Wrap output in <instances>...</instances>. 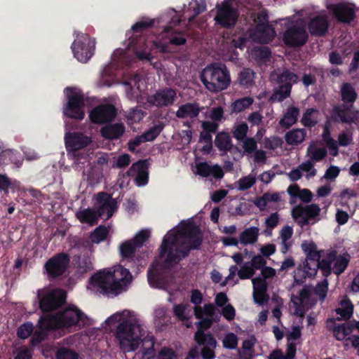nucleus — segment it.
<instances>
[{
  "label": "nucleus",
  "mask_w": 359,
  "mask_h": 359,
  "mask_svg": "<svg viewBox=\"0 0 359 359\" xmlns=\"http://www.w3.org/2000/svg\"><path fill=\"white\" fill-rule=\"evenodd\" d=\"M199 229L186 225L180 229L170 231L160 246V257L164 259V268H169L186 257L190 250L197 248L201 243Z\"/></svg>",
  "instance_id": "nucleus-1"
},
{
  "label": "nucleus",
  "mask_w": 359,
  "mask_h": 359,
  "mask_svg": "<svg viewBox=\"0 0 359 359\" xmlns=\"http://www.w3.org/2000/svg\"><path fill=\"white\" fill-rule=\"evenodd\" d=\"M130 271L121 266L104 269L94 274L89 280L88 289L102 293L117 294L130 283Z\"/></svg>",
  "instance_id": "nucleus-2"
},
{
  "label": "nucleus",
  "mask_w": 359,
  "mask_h": 359,
  "mask_svg": "<svg viewBox=\"0 0 359 359\" xmlns=\"http://www.w3.org/2000/svg\"><path fill=\"white\" fill-rule=\"evenodd\" d=\"M114 335L121 351L129 353L135 351L143 342L145 330L140 321L133 318L119 323Z\"/></svg>",
  "instance_id": "nucleus-3"
},
{
  "label": "nucleus",
  "mask_w": 359,
  "mask_h": 359,
  "mask_svg": "<svg viewBox=\"0 0 359 359\" xmlns=\"http://www.w3.org/2000/svg\"><path fill=\"white\" fill-rule=\"evenodd\" d=\"M201 80L205 88L211 93H219L229 88L231 76L226 66L214 62L206 66L201 73Z\"/></svg>",
  "instance_id": "nucleus-4"
},
{
  "label": "nucleus",
  "mask_w": 359,
  "mask_h": 359,
  "mask_svg": "<svg viewBox=\"0 0 359 359\" xmlns=\"http://www.w3.org/2000/svg\"><path fill=\"white\" fill-rule=\"evenodd\" d=\"M81 312L76 308H68L56 315H46L39 320L41 331L69 327L78 323Z\"/></svg>",
  "instance_id": "nucleus-5"
},
{
  "label": "nucleus",
  "mask_w": 359,
  "mask_h": 359,
  "mask_svg": "<svg viewBox=\"0 0 359 359\" xmlns=\"http://www.w3.org/2000/svg\"><path fill=\"white\" fill-rule=\"evenodd\" d=\"M271 79L278 87L275 90L271 99L273 101L282 102L290 95L292 86L299 82V76L289 69H282L271 74Z\"/></svg>",
  "instance_id": "nucleus-6"
},
{
  "label": "nucleus",
  "mask_w": 359,
  "mask_h": 359,
  "mask_svg": "<svg viewBox=\"0 0 359 359\" xmlns=\"http://www.w3.org/2000/svg\"><path fill=\"white\" fill-rule=\"evenodd\" d=\"M306 22L302 19L288 22L283 34V41L292 47L304 45L308 39Z\"/></svg>",
  "instance_id": "nucleus-7"
},
{
  "label": "nucleus",
  "mask_w": 359,
  "mask_h": 359,
  "mask_svg": "<svg viewBox=\"0 0 359 359\" xmlns=\"http://www.w3.org/2000/svg\"><path fill=\"white\" fill-rule=\"evenodd\" d=\"M349 261L348 254L337 255L335 250H332L327 253L326 258L321 260V271L325 276L330 274L332 269L334 273L339 275L344 271Z\"/></svg>",
  "instance_id": "nucleus-8"
},
{
  "label": "nucleus",
  "mask_w": 359,
  "mask_h": 359,
  "mask_svg": "<svg viewBox=\"0 0 359 359\" xmlns=\"http://www.w3.org/2000/svg\"><path fill=\"white\" fill-rule=\"evenodd\" d=\"M39 306L42 311H51L61 306L65 301V292L62 290L43 289L37 292Z\"/></svg>",
  "instance_id": "nucleus-9"
},
{
  "label": "nucleus",
  "mask_w": 359,
  "mask_h": 359,
  "mask_svg": "<svg viewBox=\"0 0 359 359\" xmlns=\"http://www.w3.org/2000/svg\"><path fill=\"white\" fill-rule=\"evenodd\" d=\"M321 212L320 207L316 203L302 205H297L292 210V216L297 224L303 227L311 221H318Z\"/></svg>",
  "instance_id": "nucleus-10"
},
{
  "label": "nucleus",
  "mask_w": 359,
  "mask_h": 359,
  "mask_svg": "<svg viewBox=\"0 0 359 359\" xmlns=\"http://www.w3.org/2000/svg\"><path fill=\"white\" fill-rule=\"evenodd\" d=\"M311 286L305 285L297 295H292L291 302L294 307V314L302 317L305 308H310L316 302V299L313 296Z\"/></svg>",
  "instance_id": "nucleus-11"
},
{
  "label": "nucleus",
  "mask_w": 359,
  "mask_h": 359,
  "mask_svg": "<svg viewBox=\"0 0 359 359\" xmlns=\"http://www.w3.org/2000/svg\"><path fill=\"white\" fill-rule=\"evenodd\" d=\"M257 20L259 23L257 25L255 29L250 32V38L258 43H267L275 37L276 32L273 28L267 24L265 14H259Z\"/></svg>",
  "instance_id": "nucleus-12"
},
{
  "label": "nucleus",
  "mask_w": 359,
  "mask_h": 359,
  "mask_svg": "<svg viewBox=\"0 0 359 359\" xmlns=\"http://www.w3.org/2000/svg\"><path fill=\"white\" fill-rule=\"evenodd\" d=\"M217 13L215 16L216 23L229 28L235 25L239 16L237 9L233 8L229 1H224L216 7Z\"/></svg>",
  "instance_id": "nucleus-13"
},
{
  "label": "nucleus",
  "mask_w": 359,
  "mask_h": 359,
  "mask_svg": "<svg viewBox=\"0 0 359 359\" xmlns=\"http://www.w3.org/2000/svg\"><path fill=\"white\" fill-rule=\"evenodd\" d=\"M95 47L94 41L86 34H79L73 43L74 56L82 62H87L92 56Z\"/></svg>",
  "instance_id": "nucleus-14"
},
{
  "label": "nucleus",
  "mask_w": 359,
  "mask_h": 359,
  "mask_svg": "<svg viewBox=\"0 0 359 359\" xmlns=\"http://www.w3.org/2000/svg\"><path fill=\"white\" fill-rule=\"evenodd\" d=\"M66 90L68 96V103L65 111V114L72 118L83 119L84 117L83 95L79 93H73L72 88H67Z\"/></svg>",
  "instance_id": "nucleus-15"
},
{
  "label": "nucleus",
  "mask_w": 359,
  "mask_h": 359,
  "mask_svg": "<svg viewBox=\"0 0 359 359\" xmlns=\"http://www.w3.org/2000/svg\"><path fill=\"white\" fill-rule=\"evenodd\" d=\"M69 264V256L65 253H60L48 259L45 264V268L50 277L56 278L63 274Z\"/></svg>",
  "instance_id": "nucleus-16"
},
{
  "label": "nucleus",
  "mask_w": 359,
  "mask_h": 359,
  "mask_svg": "<svg viewBox=\"0 0 359 359\" xmlns=\"http://www.w3.org/2000/svg\"><path fill=\"white\" fill-rule=\"evenodd\" d=\"M194 340L198 345H205L201 350V355L203 359L215 358L214 349L217 343L212 334H205L202 330H197L194 334Z\"/></svg>",
  "instance_id": "nucleus-17"
},
{
  "label": "nucleus",
  "mask_w": 359,
  "mask_h": 359,
  "mask_svg": "<svg viewBox=\"0 0 359 359\" xmlns=\"http://www.w3.org/2000/svg\"><path fill=\"white\" fill-rule=\"evenodd\" d=\"M95 198L97 201V212L99 217H104L106 219L110 218L117 208L116 200L111 195L104 192L97 194Z\"/></svg>",
  "instance_id": "nucleus-18"
},
{
  "label": "nucleus",
  "mask_w": 359,
  "mask_h": 359,
  "mask_svg": "<svg viewBox=\"0 0 359 359\" xmlns=\"http://www.w3.org/2000/svg\"><path fill=\"white\" fill-rule=\"evenodd\" d=\"M327 8L340 22H350L355 17V7L351 4H332L330 5Z\"/></svg>",
  "instance_id": "nucleus-19"
},
{
  "label": "nucleus",
  "mask_w": 359,
  "mask_h": 359,
  "mask_svg": "<svg viewBox=\"0 0 359 359\" xmlns=\"http://www.w3.org/2000/svg\"><path fill=\"white\" fill-rule=\"evenodd\" d=\"M116 116V109L111 104H102L95 108L90 114V120L95 123L111 121Z\"/></svg>",
  "instance_id": "nucleus-20"
},
{
  "label": "nucleus",
  "mask_w": 359,
  "mask_h": 359,
  "mask_svg": "<svg viewBox=\"0 0 359 359\" xmlns=\"http://www.w3.org/2000/svg\"><path fill=\"white\" fill-rule=\"evenodd\" d=\"M303 173H305V177L308 180L315 177L317 175L315 163L307 159L293 168L287 175L291 181L295 182L302 177Z\"/></svg>",
  "instance_id": "nucleus-21"
},
{
  "label": "nucleus",
  "mask_w": 359,
  "mask_h": 359,
  "mask_svg": "<svg viewBox=\"0 0 359 359\" xmlns=\"http://www.w3.org/2000/svg\"><path fill=\"white\" fill-rule=\"evenodd\" d=\"M176 97V92L171 88H166L157 91L154 95L147 99L149 103L157 106L164 107L172 104Z\"/></svg>",
  "instance_id": "nucleus-22"
},
{
  "label": "nucleus",
  "mask_w": 359,
  "mask_h": 359,
  "mask_svg": "<svg viewBox=\"0 0 359 359\" xmlns=\"http://www.w3.org/2000/svg\"><path fill=\"white\" fill-rule=\"evenodd\" d=\"M65 140L67 149L71 151L81 149L91 142L90 137L78 133H67Z\"/></svg>",
  "instance_id": "nucleus-23"
},
{
  "label": "nucleus",
  "mask_w": 359,
  "mask_h": 359,
  "mask_svg": "<svg viewBox=\"0 0 359 359\" xmlns=\"http://www.w3.org/2000/svg\"><path fill=\"white\" fill-rule=\"evenodd\" d=\"M253 299L255 303L263 304L268 300L267 283L264 278L256 277L252 278Z\"/></svg>",
  "instance_id": "nucleus-24"
},
{
  "label": "nucleus",
  "mask_w": 359,
  "mask_h": 359,
  "mask_svg": "<svg viewBox=\"0 0 359 359\" xmlns=\"http://www.w3.org/2000/svg\"><path fill=\"white\" fill-rule=\"evenodd\" d=\"M196 174L208 177L212 176L215 179L220 180L224 177V172L222 167L217 164L210 165L207 162H201L196 165Z\"/></svg>",
  "instance_id": "nucleus-25"
},
{
  "label": "nucleus",
  "mask_w": 359,
  "mask_h": 359,
  "mask_svg": "<svg viewBox=\"0 0 359 359\" xmlns=\"http://www.w3.org/2000/svg\"><path fill=\"white\" fill-rule=\"evenodd\" d=\"M327 151L325 147L320 145L318 142L311 141L306 151V156L308 160L316 163L323 161L327 156Z\"/></svg>",
  "instance_id": "nucleus-26"
},
{
  "label": "nucleus",
  "mask_w": 359,
  "mask_h": 359,
  "mask_svg": "<svg viewBox=\"0 0 359 359\" xmlns=\"http://www.w3.org/2000/svg\"><path fill=\"white\" fill-rule=\"evenodd\" d=\"M283 193L266 192L261 197L257 198L254 204L262 211L266 210L271 204H277L282 201Z\"/></svg>",
  "instance_id": "nucleus-27"
},
{
  "label": "nucleus",
  "mask_w": 359,
  "mask_h": 359,
  "mask_svg": "<svg viewBox=\"0 0 359 359\" xmlns=\"http://www.w3.org/2000/svg\"><path fill=\"white\" fill-rule=\"evenodd\" d=\"M328 25L327 16L325 15H320L311 20L309 28L311 34L322 36L327 32Z\"/></svg>",
  "instance_id": "nucleus-28"
},
{
  "label": "nucleus",
  "mask_w": 359,
  "mask_h": 359,
  "mask_svg": "<svg viewBox=\"0 0 359 359\" xmlns=\"http://www.w3.org/2000/svg\"><path fill=\"white\" fill-rule=\"evenodd\" d=\"M351 108L347 105L346 108L336 107L334 108V113L341 122L351 123L359 118V111Z\"/></svg>",
  "instance_id": "nucleus-29"
},
{
  "label": "nucleus",
  "mask_w": 359,
  "mask_h": 359,
  "mask_svg": "<svg viewBox=\"0 0 359 359\" xmlns=\"http://www.w3.org/2000/svg\"><path fill=\"white\" fill-rule=\"evenodd\" d=\"M127 173L130 176L136 175L135 180L139 186L144 185L147 182L148 175L142 161L133 163Z\"/></svg>",
  "instance_id": "nucleus-30"
},
{
  "label": "nucleus",
  "mask_w": 359,
  "mask_h": 359,
  "mask_svg": "<svg viewBox=\"0 0 359 359\" xmlns=\"http://www.w3.org/2000/svg\"><path fill=\"white\" fill-rule=\"evenodd\" d=\"M340 96L346 105L352 107L358 98V93L353 85L349 83H344L340 87Z\"/></svg>",
  "instance_id": "nucleus-31"
},
{
  "label": "nucleus",
  "mask_w": 359,
  "mask_h": 359,
  "mask_svg": "<svg viewBox=\"0 0 359 359\" xmlns=\"http://www.w3.org/2000/svg\"><path fill=\"white\" fill-rule=\"evenodd\" d=\"M200 111L197 103H187L179 107L175 115L180 118H194L198 116Z\"/></svg>",
  "instance_id": "nucleus-32"
},
{
  "label": "nucleus",
  "mask_w": 359,
  "mask_h": 359,
  "mask_svg": "<svg viewBox=\"0 0 359 359\" xmlns=\"http://www.w3.org/2000/svg\"><path fill=\"white\" fill-rule=\"evenodd\" d=\"M124 86L128 97L129 99H134L137 97V93L133 87H135L140 91L144 90L145 81L140 76H135L128 82L124 83Z\"/></svg>",
  "instance_id": "nucleus-33"
},
{
  "label": "nucleus",
  "mask_w": 359,
  "mask_h": 359,
  "mask_svg": "<svg viewBox=\"0 0 359 359\" xmlns=\"http://www.w3.org/2000/svg\"><path fill=\"white\" fill-rule=\"evenodd\" d=\"M306 137V131L303 128H294L287 132L285 135L286 143L296 146L302 143Z\"/></svg>",
  "instance_id": "nucleus-34"
},
{
  "label": "nucleus",
  "mask_w": 359,
  "mask_h": 359,
  "mask_svg": "<svg viewBox=\"0 0 359 359\" xmlns=\"http://www.w3.org/2000/svg\"><path fill=\"white\" fill-rule=\"evenodd\" d=\"M259 235V229L250 226L243 230L239 236V241L242 245H253L257 243Z\"/></svg>",
  "instance_id": "nucleus-35"
},
{
  "label": "nucleus",
  "mask_w": 359,
  "mask_h": 359,
  "mask_svg": "<svg viewBox=\"0 0 359 359\" xmlns=\"http://www.w3.org/2000/svg\"><path fill=\"white\" fill-rule=\"evenodd\" d=\"M296 351V344L294 342L287 343L285 355L280 349L276 348L270 353L268 359H295Z\"/></svg>",
  "instance_id": "nucleus-36"
},
{
  "label": "nucleus",
  "mask_w": 359,
  "mask_h": 359,
  "mask_svg": "<svg viewBox=\"0 0 359 359\" xmlns=\"http://www.w3.org/2000/svg\"><path fill=\"white\" fill-rule=\"evenodd\" d=\"M299 115V110L297 107L291 106L288 107L283 117L280 120L279 124L284 128H289L294 125Z\"/></svg>",
  "instance_id": "nucleus-37"
},
{
  "label": "nucleus",
  "mask_w": 359,
  "mask_h": 359,
  "mask_svg": "<svg viewBox=\"0 0 359 359\" xmlns=\"http://www.w3.org/2000/svg\"><path fill=\"white\" fill-rule=\"evenodd\" d=\"M76 216L81 223H87L90 225L96 224L99 217L97 212L90 208H86L78 211Z\"/></svg>",
  "instance_id": "nucleus-38"
},
{
  "label": "nucleus",
  "mask_w": 359,
  "mask_h": 359,
  "mask_svg": "<svg viewBox=\"0 0 359 359\" xmlns=\"http://www.w3.org/2000/svg\"><path fill=\"white\" fill-rule=\"evenodd\" d=\"M125 128L123 124H111L101 129L102 135L107 139L118 138L124 133Z\"/></svg>",
  "instance_id": "nucleus-39"
},
{
  "label": "nucleus",
  "mask_w": 359,
  "mask_h": 359,
  "mask_svg": "<svg viewBox=\"0 0 359 359\" xmlns=\"http://www.w3.org/2000/svg\"><path fill=\"white\" fill-rule=\"evenodd\" d=\"M293 234V229L288 225L284 226L280 231V238L281 240V252L285 254L292 246L290 241Z\"/></svg>",
  "instance_id": "nucleus-40"
},
{
  "label": "nucleus",
  "mask_w": 359,
  "mask_h": 359,
  "mask_svg": "<svg viewBox=\"0 0 359 359\" xmlns=\"http://www.w3.org/2000/svg\"><path fill=\"white\" fill-rule=\"evenodd\" d=\"M335 311L340 316L339 319H349L353 314V305L349 299L345 297Z\"/></svg>",
  "instance_id": "nucleus-41"
},
{
  "label": "nucleus",
  "mask_w": 359,
  "mask_h": 359,
  "mask_svg": "<svg viewBox=\"0 0 359 359\" xmlns=\"http://www.w3.org/2000/svg\"><path fill=\"white\" fill-rule=\"evenodd\" d=\"M215 146L221 151H229L231 149V140L227 133H219L215 140Z\"/></svg>",
  "instance_id": "nucleus-42"
},
{
  "label": "nucleus",
  "mask_w": 359,
  "mask_h": 359,
  "mask_svg": "<svg viewBox=\"0 0 359 359\" xmlns=\"http://www.w3.org/2000/svg\"><path fill=\"white\" fill-rule=\"evenodd\" d=\"M319 116V111L313 108L306 109L302 118V123L306 127H313L317 123Z\"/></svg>",
  "instance_id": "nucleus-43"
},
{
  "label": "nucleus",
  "mask_w": 359,
  "mask_h": 359,
  "mask_svg": "<svg viewBox=\"0 0 359 359\" xmlns=\"http://www.w3.org/2000/svg\"><path fill=\"white\" fill-rule=\"evenodd\" d=\"M142 344V359H154V341L152 337L144 338Z\"/></svg>",
  "instance_id": "nucleus-44"
},
{
  "label": "nucleus",
  "mask_w": 359,
  "mask_h": 359,
  "mask_svg": "<svg viewBox=\"0 0 359 359\" xmlns=\"http://www.w3.org/2000/svg\"><path fill=\"white\" fill-rule=\"evenodd\" d=\"M253 101V99L250 97H245L238 99L231 103V111L233 113L241 112L252 105Z\"/></svg>",
  "instance_id": "nucleus-45"
},
{
  "label": "nucleus",
  "mask_w": 359,
  "mask_h": 359,
  "mask_svg": "<svg viewBox=\"0 0 359 359\" xmlns=\"http://www.w3.org/2000/svg\"><path fill=\"white\" fill-rule=\"evenodd\" d=\"M353 332V327L348 324H342L333 329L335 338L339 341H345Z\"/></svg>",
  "instance_id": "nucleus-46"
},
{
  "label": "nucleus",
  "mask_w": 359,
  "mask_h": 359,
  "mask_svg": "<svg viewBox=\"0 0 359 359\" xmlns=\"http://www.w3.org/2000/svg\"><path fill=\"white\" fill-rule=\"evenodd\" d=\"M194 315L196 318L201 319L203 316L212 317L216 313V308L212 304H206L203 307H194Z\"/></svg>",
  "instance_id": "nucleus-47"
},
{
  "label": "nucleus",
  "mask_w": 359,
  "mask_h": 359,
  "mask_svg": "<svg viewBox=\"0 0 359 359\" xmlns=\"http://www.w3.org/2000/svg\"><path fill=\"white\" fill-rule=\"evenodd\" d=\"M305 273L308 275V277L314 276L318 271V269H321V262H313L310 259H306L302 266H300Z\"/></svg>",
  "instance_id": "nucleus-48"
},
{
  "label": "nucleus",
  "mask_w": 359,
  "mask_h": 359,
  "mask_svg": "<svg viewBox=\"0 0 359 359\" xmlns=\"http://www.w3.org/2000/svg\"><path fill=\"white\" fill-rule=\"evenodd\" d=\"M138 248L135 245L132 240L123 243L119 248L120 253L123 257H132Z\"/></svg>",
  "instance_id": "nucleus-49"
},
{
  "label": "nucleus",
  "mask_w": 359,
  "mask_h": 359,
  "mask_svg": "<svg viewBox=\"0 0 359 359\" xmlns=\"http://www.w3.org/2000/svg\"><path fill=\"white\" fill-rule=\"evenodd\" d=\"M257 181V178L254 175H248L243 177L236 182L237 188L239 191H245L251 188Z\"/></svg>",
  "instance_id": "nucleus-50"
},
{
  "label": "nucleus",
  "mask_w": 359,
  "mask_h": 359,
  "mask_svg": "<svg viewBox=\"0 0 359 359\" xmlns=\"http://www.w3.org/2000/svg\"><path fill=\"white\" fill-rule=\"evenodd\" d=\"M131 313L128 311H123L122 312H118L110 317H109L106 320V323L109 325H113L115 323L120 322L119 323L123 322V320L132 319Z\"/></svg>",
  "instance_id": "nucleus-51"
},
{
  "label": "nucleus",
  "mask_w": 359,
  "mask_h": 359,
  "mask_svg": "<svg viewBox=\"0 0 359 359\" xmlns=\"http://www.w3.org/2000/svg\"><path fill=\"white\" fill-rule=\"evenodd\" d=\"M242 149L243 154H252L257 149V141L255 137H250L242 140Z\"/></svg>",
  "instance_id": "nucleus-52"
},
{
  "label": "nucleus",
  "mask_w": 359,
  "mask_h": 359,
  "mask_svg": "<svg viewBox=\"0 0 359 359\" xmlns=\"http://www.w3.org/2000/svg\"><path fill=\"white\" fill-rule=\"evenodd\" d=\"M248 126L246 123L236 124L233 127V135L238 141H242L247 138Z\"/></svg>",
  "instance_id": "nucleus-53"
},
{
  "label": "nucleus",
  "mask_w": 359,
  "mask_h": 359,
  "mask_svg": "<svg viewBox=\"0 0 359 359\" xmlns=\"http://www.w3.org/2000/svg\"><path fill=\"white\" fill-rule=\"evenodd\" d=\"M238 339L233 332L226 334L222 339V346L224 348L233 350L237 348Z\"/></svg>",
  "instance_id": "nucleus-54"
},
{
  "label": "nucleus",
  "mask_w": 359,
  "mask_h": 359,
  "mask_svg": "<svg viewBox=\"0 0 359 359\" xmlns=\"http://www.w3.org/2000/svg\"><path fill=\"white\" fill-rule=\"evenodd\" d=\"M108 232L109 231L107 227L104 226H100L91 233L90 239L92 242L99 243L106 238Z\"/></svg>",
  "instance_id": "nucleus-55"
},
{
  "label": "nucleus",
  "mask_w": 359,
  "mask_h": 359,
  "mask_svg": "<svg viewBox=\"0 0 359 359\" xmlns=\"http://www.w3.org/2000/svg\"><path fill=\"white\" fill-rule=\"evenodd\" d=\"M279 219V215L277 212L271 213L267 218H266L264 223L266 229L264 230V233L271 235L273 229L278 224Z\"/></svg>",
  "instance_id": "nucleus-56"
},
{
  "label": "nucleus",
  "mask_w": 359,
  "mask_h": 359,
  "mask_svg": "<svg viewBox=\"0 0 359 359\" xmlns=\"http://www.w3.org/2000/svg\"><path fill=\"white\" fill-rule=\"evenodd\" d=\"M11 161L15 164H20L21 161L16 156V154L13 150H5L0 154V164L7 163L8 161Z\"/></svg>",
  "instance_id": "nucleus-57"
},
{
  "label": "nucleus",
  "mask_w": 359,
  "mask_h": 359,
  "mask_svg": "<svg viewBox=\"0 0 359 359\" xmlns=\"http://www.w3.org/2000/svg\"><path fill=\"white\" fill-rule=\"evenodd\" d=\"M254 81V72L250 69H243L238 76V82L242 86H250Z\"/></svg>",
  "instance_id": "nucleus-58"
},
{
  "label": "nucleus",
  "mask_w": 359,
  "mask_h": 359,
  "mask_svg": "<svg viewBox=\"0 0 359 359\" xmlns=\"http://www.w3.org/2000/svg\"><path fill=\"white\" fill-rule=\"evenodd\" d=\"M163 129V124L155 125L142 135L144 137L145 142L152 141L160 134Z\"/></svg>",
  "instance_id": "nucleus-59"
},
{
  "label": "nucleus",
  "mask_w": 359,
  "mask_h": 359,
  "mask_svg": "<svg viewBox=\"0 0 359 359\" xmlns=\"http://www.w3.org/2000/svg\"><path fill=\"white\" fill-rule=\"evenodd\" d=\"M255 271L250 264V262H245L238 271V277L243 279H250L255 275Z\"/></svg>",
  "instance_id": "nucleus-60"
},
{
  "label": "nucleus",
  "mask_w": 359,
  "mask_h": 359,
  "mask_svg": "<svg viewBox=\"0 0 359 359\" xmlns=\"http://www.w3.org/2000/svg\"><path fill=\"white\" fill-rule=\"evenodd\" d=\"M328 282L327 278H325L322 282L318 283L316 287L313 289V292L319 297L321 300H323L327 292Z\"/></svg>",
  "instance_id": "nucleus-61"
},
{
  "label": "nucleus",
  "mask_w": 359,
  "mask_h": 359,
  "mask_svg": "<svg viewBox=\"0 0 359 359\" xmlns=\"http://www.w3.org/2000/svg\"><path fill=\"white\" fill-rule=\"evenodd\" d=\"M57 359H79L78 354L73 350L62 348L56 353Z\"/></svg>",
  "instance_id": "nucleus-62"
},
{
  "label": "nucleus",
  "mask_w": 359,
  "mask_h": 359,
  "mask_svg": "<svg viewBox=\"0 0 359 359\" xmlns=\"http://www.w3.org/2000/svg\"><path fill=\"white\" fill-rule=\"evenodd\" d=\"M282 143L281 138L275 136L266 137L264 140L265 148L271 150H274L281 147Z\"/></svg>",
  "instance_id": "nucleus-63"
},
{
  "label": "nucleus",
  "mask_w": 359,
  "mask_h": 359,
  "mask_svg": "<svg viewBox=\"0 0 359 359\" xmlns=\"http://www.w3.org/2000/svg\"><path fill=\"white\" fill-rule=\"evenodd\" d=\"M344 347L345 350H348L351 347L357 350V354L359 355V336L352 335L348 337L345 341H344Z\"/></svg>",
  "instance_id": "nucleus-64"
}]
</instances>
